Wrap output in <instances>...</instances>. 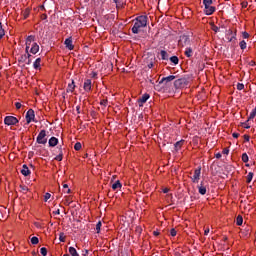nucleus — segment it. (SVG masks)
I'll return each mask as SVG.
<instances>
[{"instance_id": "aec40b11", "label": "nucleus", "mask_w": 256, "mask_h": 256, "mask_svg": "<svg viewBox=\"0 0 256 256\" xmlns=\"http://www.w3.org/2000/svg\"><path fill=\"white\" fill-rule=\"evenodd\" d=\"M184 143H185V140H180V141L176 142L174 145L176 151H179V149H181V147H183Z\"/></svg>"}, {"instance_id": "9d476101", "label": "nucleus", "mask_w": 256, "mask_h": 256, "mask_svg": "<svg viewBox=\"0 0 256 256\" xmlns=\"http://www.w3.org/2000/svg\"><path fill=\"white\" fill-rule=\"evenodd\" d=\"M149 97V94H143L142 97L138 100L139 107H143V104L149 101Z\"/></svg>"}, {"instance_id": "09e8293b", "label": "nucleus", "mask_w": 256, "mask_h": 256, "mask_svg": "<svg viewBox=\"0 0 256 256\" xmlns=\"http://www.w3.org/2000/svg\"><path fill=\"white\" fill-rule=\"evenodd\" d=\"M54 215H61V210L57 209L55 211H53Z\"/></svg>"}, {"instance_id": "2f4dec72", "label": "nucleus", "mask_w": 256, "mask_h": 256, "mask_svg": "<svg viewBox=\"0 0 256 256\" xmlns=\"http://www.w3.org/2000/svg\"><path fill=\"white\" fill-rule=\"evenodd\" d=\"M101 227H103V224L101 223V221H99L96 224V233H101Z\"/></svg>"}, {"instance_id": "72a5a7b5", "label": "nucleus", "mask_w": 256, "mask_h": 256, "mask_svg": "<svg viewBox=\"0 0 256 256\" xmlns=\"http://www.w3.org/2000/svg\"><path fill=\"white\" fill-rule=\"evenodd\" d=\"M31 243H32V245H37L39 243V238H37L36 236L32 237Z\"/></svg>"}, {"instance_id": "f3484780", "label": "nucleus", "mask_w": 256, "mask_h": 256, "mask_svg": "<svg viewBox=\"0 0 256 256\" xmlns=\"http://www.w3.org/2000/svg\"><path fill=\"white\" fill-rule=\"evenodd\" d=\"M50 147H56V145L59 143V139L55 137H51L48 141Z\"/></svg>"}, {"instance_id": "c03bdc74", "label": "nucleus", "mask_w": 256, "mask_h": 256, "mask_svg": "<svg viewBox=\"0 0 256 256\" xmlns=\"http://www.w3.org/2000/svg\"><path fill=\"white\" fill-rule=\"evenodd\" d=\"M243 39H249L250 35L247 32H242Z\"/></svg>"}, {"instance_id": "a18cd8bd", "label": "nucleus", "mask_w": 256, "mask_h": 256, "mask_svg": "<svg viewBox=\"0 0 256 256\" xmlns=\"http://www.w3.org/2000/svg\"><path fill=\"white\" fill-rule=\"evenodd\" d=\"M222 153H223V155H229V149L228 148H224Z\"/></svg>"}, {"instance_id": "393cba45", "label": "nucleus", "mask_w": 256, "mask_h": 256, "mask_svg": "<svg viewBox=\"0 0 256 256\" xmlns=\"http://www.w3.org/2000/svg\"><path fill=\"white\" fill-rule=\"evenodd\" d=\"M170 61L171 63H173L174 65H179V58L177 56H172L170 57Z\"/></svg>"}, {"instance_id": "9b49d317", "label": "nucleus", "mask_w": 256, "mask_h": 256, "mask_svg": "<svg viewBox=\"0 0 256 256\" xmlns=\"http://www.w3.org/2000/svg\"><path fill=\"white\" fill-rule=\"evenodd\" d=\"M31 49H30V53H32V55H37V53H39V46L37 45L36 42H33L30 45Z\"/></svg>"}, {"instance_id": "7ed1b4c3", "label": "nucleus", "mask_w": 256, "mask_h": 256, "mask_svg": "<svg viewBox=\"0 0 256 256\" xmlns=\"http://www.w3.org/2000/svg\"><path fill=\"white\" fill-rule=\"evenodd\" d=\"M4 123L8 126L17 125V123H19V120L15 116H6L4 118Z\"/></svg>"}, {"instance_id": "5701e85b", "label": "nucleus", "mask_w": 256, "mask_h": 256, "mask_svg": "<svg viewBox=\"0 0 256 256\" xmlns=\"http://www.w3.org/2000/svg\"><path fill=\"white\" fill-rule=\"evenodd\" d=\"M29 15H31V9L30 8H26L24 11H23V17L24 19H27L29 17Z\"/></svg>"}, {"instance_id": "ea45409f", "label": "nucleus", "mask_w": 256, "mask_h": 256, "mask_svg": "<svg viewBox=\"0 0 256 256\" xmlns=\"http://www.w3.org/2000/svg\"><path fill=\"white\" fill-rule=\"evenodd\" d=\"M237 89H238V91H243V89H245V85H243L241 83H238L237 84Z\"/></svg>"}, {"instance_id": "1a4fd4ad", "label": "nucleus", "mask_w": 256, "mask_h": 256, "mask_svg": "<svg viewBox=\"0 0 256 256\" xmlns=\"http://www.w3.org/2000/svg\"><path fill=\"white\" fill-rule=\"evenodd\" d=\"M91 87H92L91 79H86L83 85L84 91H86V93H89L91 91Z\"/></svg>"}, {"instance_id": "6ab92c4d", "label": "nucleus", "mask_w": 256, "mask_h": 256, "mask_svg": "<svg viewBox=\"0 0 256 256\" xmlns=\"http://www.w3.org/2000/svg\"><path fill=\"white\" fill-rule=\"evenodd\" d=\"M67 93H73V91H75V81L72 80V82L70 84H68L67 87Z\"/></svg>"}, {"instance_id": "864d4df0", "label": "nucleus", "mask_w": 256, "mask_h": 256, "mask_svg": "<svg viewBox=\"0 0 256 256\" xmlns=\"http://www.w3.org/2000/svg\"><path fill=\"white\" fill-rule=\"evenodd\" d=\"M209 228H206L205 230H204V235H209Z\"/></svg>"}, {"instance_id": "c756f323", "label": "nucleus", "mask_w": 256, "mask_h": 256, "mask_svg": "<svg viewBox=\"0 0 256 256\" xmlns=\"http://www.w3.org/2000/svg\"><path fill=\"white\" fill-rule=\"evenodd\" d=\"M160 55H161V59H162L163 61L167 60V57H168L167 51L161 50Z\"/></svg>"}, {"instance_id": "ddd939ff", "label": "nucleus", "mask_w": 256, "mask_h": 256, "mask_svg": "<svg viewBox=\"0 0 256 256\" xmlns=\"http://www.w3.org/2000/svg\"><path fill=\"white\" fill-rule=\"evenodd\" d=\"M204 13L206 15H213L215 13V7L214 6H205V10H204Z\"/></svg>"}, {"instance_id": "e433bc0d", "label": "nucleus", "mask_w": 256, "mask_h": 256, "mask_svg": "<svg viewBox=\"0 0 256 256\" xmlns=\"http://www.w3.org/2000/svg\"><path fill=\"white\" fill-rule=\"evenodd\" d=\"M40 253H41L42 256H47V248L42 247V248L40 249Z\"/></svg>"}, {"instance_id": "0eeeda50", "label": "nucleus", "mask_w": 256, "mask_h": 256, "mask_svg": "<svg viewBox=\"0 0 256 256\" xmlns=\"http://www.w3.org/2000/svg\"><path fill=\"white\" fill-rule=\"evenodd\" d=\"M64 45L66 47V49H68L69 51H73V49H75V46L73 45V38L69 37L64 41Z\"/></svg>"}, {"instance_id": "49530a36", "label": "nucleus", "mask_w": 256, "mask_h": 256, "mask_svg": "<svg viewBox=\"0 0 256 256\" xmlns=\"http://www.w3.org/2000/svg\"><path fill=\"white\" fill-rule=\"evenodd\" d=\"M15 107H16V109H21V107H22L21 102H16Z\"/></svg>"}, {"instance_id": "f8f14e48", "label": "nucleus", "mask_w": 256, "mask_h": 256, "mask_svg": "<svg viewBox=\"0 0 256 256\" xmlns=\"http://www.w3.org/2000/svg\"><path fill=\"white\" fill-rule=\"evenodd\" d=\"M21 173L24 175V177H29V175H31V170H29V167H27V164H24L22 166Z\"/></svg>"}, {"instance_id": "f704fd0d", "label": "nucleus", "mask_w": 256, "mask_h": 256, "mask_svg": "<svg viewBox=\"0 0 256 256\" xmlns=\"http://www.w3.org/2000/svg\"><path fill=\"white\" fill-rule=\"evenodd\" d=\"M213 3V0H203L204 7H208Z\"/></svg>"}, {"instance_id": "79ce46f5", "label": "nucleus", "mask_w": 256, "mask_h": 256, "mask_svg": "<svg viewBox=\"0 0 256 256\" xmlns=\"http://www.w3.org/2000/svg\"><path fill=\"white\" fill-rule=\"evenodd\" d=\"M49 199H51V194L50 193H46L44 195V201L47 202V201H49Z\"/></svg>"}, {"instance_id": "6e6552de", "label": "nucleus", "mask_w": 256, "mask_h": 256, "mask_svg": "<svg viewBox=\"0 0 256 256\" xmlns=\"http://www.w3.org/2000/svg\"><path fill=\"white\" fill-rule=\"evenodd\" d=\"M35 41V36H28L26 39V53H29V49L31 48V45H33V43Z\"/></svg>"}, {"instance_id": "13d9d810", "label": "nucleus", "mask_w": 256, "mask_h": 256, "mask_svg": "<svg viewBox=\"0 0 256 256\" xmlns=\"http://www.w3.org/2000/svg\"><path fill=\"white\" fill-rule=\"evenodd\" d=\"M153 235H155V237H157V236L159 235V232L154 231V232H153Z\"/></svg>"}, {"instance_id": "bb28decb", "label": "nucleus", "mask_w": 256, "mask_h": 256, "mask_svg": "<svg viewBox=\"0 0 256 256\" xmlns=\"http://www.w3.org/2000/svg\"><path fill=\"white\" fill-rule=\"evenodd\" d=\"M236 225H238V226L243 225V216H241V215L237 216Z\"/></svg>"}, {"instance_id": "de8ad7c7", "label": "nucleus", "mask_w": 256, "mask_h": 256, "mask_svg": "<svg viewBox=\"0 0 256 256\" xmlns=\"http://www.w3.org/2000/svg\"><path fill=\"white\" fill-rule=\"evenodd\" d=\"M100 105H104V107H106L107 106V100H101V102H100Z\"/></svg>"}, {"instance_id": "2eb2a0df", "label": "nucleus", "mask_w": 256, "mask_h": 256, "mask_svg": "<svg viewBox=\"0 0 256 256\" xmlns=\"http://www.w3.org/2000/svg\"><path fill=\"white\" fill-rule=\"evenodd\" d=\"M33 68L36 70V71H40L41 69V58H37L34 63H33Z\"/></svg>"}, {"instance_id": "f257e3e1", "label": "nucleus", "mask_w": 256, "mask_h": 256, "mask_svg": "<svg viewBox=\"0 0 256 256\" xmlns=\"http://www.w3.org/2000/svg\"><path fill=\"white\" fill-rule=\"evenodd\" d=\"M148 19L149 18L145 15L136 17L133 20L134 25L132 27V33H134V35L141 33V29H145V27H147Z\"/></svg>"}, {"instance_id": "3c124183", "label": "nucleus", "mask_w": 256, "mask_h": 256, "mask_svg": "<svg viewBox=\"0 0 256 256\" xmlns=\"http://www.w3.org/2000/svg\"><path fill=\"white\" fill-rule=\"evenodd\" d=\"M232 137H234V139H238L239 138V133H233Z\"/></svg>"}, {"instance_id": "6e6d98bb", "label": "nucleus", "mask_w": 256, "mask_h": 256, "mask_svg": "<svg viewBox=\"0 0 256 256\" xmlns=\"http://www.w3.org/2000/svg\"><path fill=\"white\" fill-rule=\"evenodd\" d=\"M60 241H61L62 243H65V238H64L63 236H60Z\"/></svg>"}, {"instance_id": "a878e982", "label": "nucleus", "mask_w": 256, "mask_h": 256, "mask_svg": "<svg viewBox=\"0 0 256 256\" xmlns=\"http://www.w3.org/2000/svg\"><path fill=\"white\" fill-rule=\"evenodd\" d=\"M253 172H249L247 177H246V183H251L253 181Z\"/></svg>"}, {"instance_id": "4be33fe9", "label": "nucleus", "mask_w": 256, "mask_h": 256, "mask_svg": "<svg viewBox=\"0 0 256 256\" xmlns=\"http://www.w3.org/2000/svg\"><path fill=\"white\" fill-rule=\"evenodd\" d=\"M184 54L186 55V57H193V49H191L190 47L186 48Z\"/></svg>"}, {"instance_id": "7c9ffc66", "label": "nucleus", "mask_w": 256, "mask_h": 256, "mask_svg": "<svg viewBox=\"0 0 256 256\" xmlns=\"http://www.w3.org/2000/svg\"><path fill=\"white\" fill-rule=\"evenodd\" d=\"M5 37V30L3 29V24L0 22V39H3Z\"/></svg>"}, {"instance_id": "412c9836", "label": "nucleus", "mask_w": 256, "mask_h": 256, "mask_svg": "<svg viewBox=\"0 0 256 256\" xmlns=\"http://www.w3.org/2000/svg\"><path fill=\"white\" fill-rule=\"evenodd\" d=\"M69 253L71 256H80L75 247H69Z\"/></svg>"}, {"instance_id": "bf43d9fd", "label": "nucleus", "mask_w": 256, "mask_h": 256, "mask_svg": "<svg viewBox=\"0 0 256 256\" xmlns=\"http://www.w3.org/2000/svg\"><path fill=\"white\" fill-rule=\"evenodd\" d=\"M167 197H170V199H173V194H167Z\"/></svg>"}, {"instance_id": "a211bd4d", "label": "nucleus", "mask_w": 256, "mask_h": 256, "mask_svg": "<svg viewBox=\"0 0 256 256\" xmlns=\"http://www.w3.org/2000/svg\"><path fill=\"white\" fill-rule=\"evenodd\" d=\"M174 85L175 87H178V88L183 87V85H185V79L180 78L178 80H175Z\"/></svg>"}, {"instance_id": "4c0bfd02", "label": "nucleus", "mask_w": 256, "mask_h": 256, "mask_svg": "<svg viewBox=\"0 0 256 256\" xmlns=\"http://www.w3.org/2000/svg\"><path fill=\"white\" fill-rule=\"evenodd\" d=\"M170 235H171V237H176L177 236V230H175V228H172L170 230Z\"/></svg>"}, {"instance_id": "4468645a", "label": "nucleus", "mask_w": 256, "mask_h": 256, "mask_svg": "<svg viewBox=\"0 0 256 256\" xmlns=\"http://www.w3.org/2000/svg\"><path fill=\"white\" fill-rule=\"evenodd\" d=\"M174 79H175V76L170 75L168 77L162 78L159 84L161 85L162 83H171V81H174Z\"/></svg>"}, {"instance_id": "c85d7f7f", "label": "nucleus", "mask_w": 256, "mask_h": 256, "mask_svg": "<svg viewBox=\"0 0 256 256\" xmlns=\"http://www.w3.org/2000/svg\"><path fill=\"white\" fill-rule=\"evenodd\" d=\"M239 45L242 51H244V49H247V42L245 40L240 41Z\"/></svg>"}, {"instance_id": "37998d69", "label": "nucleus", "mask_w": 256, "mask_h": 256, "mask_svg": "<svg viewBox=\"0 0 256 256\" xmlns=\"http://www.w3.org/2000/svg\"><path fill=\"white\" fill-rule=\"evenodd\" d=\"M247 5H249V3H248L247 1H243V2L241 3L242 9H247Z\"/></svg>"}, {"instance_id": "052dcab7", "label": "nucleus", "mask_w": 256, "mask_h": 256, "mask_svg": "<svg viewBox=\"0 0 256 256\" xmlns=\"http://www.w3.org/2000/svg\"><path fill=\"white\" fill-rule=\"evenodd\" d=\"M63 256H70L69 254H64Z\"/></svg>"}, {"instance_id": "423d86ee", "label": "nucleus", "mask_w": 256, "mask_h": 256, "mask_svg": "<svg viewBox=\"0 0 256 256\" xmlns=\"http://www.w3.org/2000/svg\"><path fill=\"white\" fill-rule=\"evenodd\" d=\"M31 121H35V111L29 109L26 113V122L29 124Z\"/></svg>"}, {"instance_id": "dca6fc26", "label": "nucleus", "mask_w": 256, "mask_h": 256, "mask_svg": "<svg viewBox=\"0 0 256 256\" xmlns=\"http://www.w3.org/2000/svg\"><path fill=\"white\" fill-rule=\"evenodd\" d=\"M121 187H123V185L121 184V181H119V180H117L116 182H114L112 184L113 191H119V189H121Z\"/></svg>"}, {"instance_id": "8fccbe9b", "label": "nucleus", "mask_w": 256, "mask_h": 256, "mask_svg": "<svg viewBox=\"0 0 256 256\" xmlns=\"http://www.w3.org/2000/svg\"><path fill=\"white\" fill-rule=\"evenodd\" d=\"M82 255H83V256L89 255V250H83V251H82Z\"/></svg>"}, {"instance_id": "a19ab883", "label": "nucleus", "mask_w": 256, "mask_h": 256, "mask_svg": "<svg viewBox=\"0 0 256 256\" xmlns=\"http://www.w3.org/2000/svg\"><path fill=\"white\" fill-rule=\"evenodd\" d=\"M55 160H56V161H63V154L60 153L59 155H57V156L55 157Z\"/></svg>"}, {"instance_id": "20e7f679", "label": "nucleus", "mask_w": 256, "mask_h": 256, "mask_svg": "<svg viewBox=\"0 0 256 256\" xmlns=\"http://www.w3.org/2000/svg\"><path fill=\"white\" fill-rule=\"evenodd\" d=\"M201 179V167L194 170L193 176H191V181L193 183H199V180Z\"/></svg>"}, {"instance_id": "39448f33", "label": "nucleus", "mask_w": 256, "mask_h": 256, "mask_svg": "<svg viewBox=\"0 0 256 256\" xmlns=\"http://www.w3.org/2000/svg\"><path fill=\"white\" fill-rule=\"evenodd\" d=\"M237 33L233 32L231 29L226 30V40L228 43L235 41Z\"/></svg>"}, {"instance_id": "e2e57ef3", "label": "nucleus", "mask_w": 256, "mask_h": 256, "mask_svg": "<svg viewBox=\"0 0 256 256\" xmlns=\"http://www.w3.org/2000/svg\"><path fill=\"white\" fill-rule=\"evenodd\" d=\"M246 129H249V126H246Z\"/></svg>"}, {"instance_id": "b1692460", "label": "nucleus", "mask_w": 256, "mask_h": 256, "mask_svg": "<svg viewBox=\"0 0 256 256\" xmlns=\"http://www.w3.org/2000/svg\"><path fill=\"white\" fill-rule=\"evenodd\" d=\"M198 191L200 195H205L207 193V188L205 186H199Z\"/></svg>"}, {"instance_id": "5fc2aeb1", "label": "nucleus", "mask_w": 256, "mask_h": 256, "mask_svg": "<svg viewBox=\"0 0 256 256\" xmlns=\"http://www.w3.org/2000/svg\"><path fill=\"white\" fill-rule=\"evenodd\" d=\"M215 157H216V159H221V153H217V154L215 155Z\"/></svg>"}, {"instance_id": "603ef678", "label": "nucleus", "mask_w": 256, "mask_h": 256, "mask_svg": "<svg viewBox=\"0 0 256 256\" xmlns=\"http://www.w3.org/2000/svg\"><path fill=\"white\" fill-rule=\"evenodd\" d=\"M162 193H169V188L162 189Z\"/></svg>"}, {"instance_id": "f03ea898", "label": "nucleus", "mask_w": 256, "mask_h": 256, "mask_svg": "<svg viewBox=\"0 0 256 256\" xmlns=\"http://www.w3.org/2000/svg\"><path fill=\"white\" fill-rule=\"evenodd\" d=\"M37 143L39 145H45L47 143V132L45 130H41L36 138Z\"/></svg>"}, {"instance_id": "58836bf2", "label": "nucleus", "mask_w": 256, "mask_h": 256, "mask_svg": "<svg viewBox=\"0 0 256 256\" xmlns=\"http://www.w3.org/2000/svg\"><path fill=\"white\" fill-rule=\"evenodd\" d=\"M74 149H75V151H81V143H76L75 145H74Z\"/></svg>"}, {"instance_id": "473e14b6", "label": "nucleus", "mask_w": 256, "mask_h": 256, "mask_svg": "<svg viewBox=\"0 0 256 256\" xmlns=\"http://www.w3.org/2000/svg\"><path fill=\"white\" fill-rule=\"evenodd\" d=\"M242 161L243 163L249 162V156L247 155V153L242 154Z\"/></svg>"}, {"instance_id": "cd10ccee", "label": "nucleus", "mask_w": 256, "mask_h": 256, "mask_svg": "<svg viewBox=\"0 0 256 256\" xmlns=\"http://www.w3.org/2000/svg\"><path fill=\"white\" fill-rule=\"evenodd\" d=\"M63 193H66V194H69V193H71V189H69V185H67V184H63Z\"/></svg>"}, {"instance_id": "4d7b16f0", "label": "nucleus", "mask_w": 256, "mask_h": 256, "mask_svg": "<svg viewBox=\"0 0 256 256\" xmlns=\"http://www.w3.org/2000/svg\"><path fill=\"white\" fill-rule=\"evenodd\" d=\"M245 141H249V135L244 136Z\"/></svg>"}, {"instance_id": "c9c22d12", "label": "nucleus", "mask_w": 256, "mask_h": 256, "mask_svg": "<svg viewBox=\"0 0 256 256\" xmlns=\"http://www.w3.org/2000/svg\"><path fill=\"white\" fill-rule=\"evenodd\" d=\"M211 29L214 31V33H219V27H217L215 24L211 25Z\"/></svg>"}, {"instance_id": "680f3d73", "label": "nucleus", "mask_w": 256, "mask_h": 256, "mask_svg": "<svg viewBox=\"0 0 256 256\" xmlns=\"http://www.w3.org/2000/svg\"><path fill=\"white\" fill-rule=\"evenodd\" d=\"M28 57H31V54L28 53Z\"/></svg>"}]
</instances>
